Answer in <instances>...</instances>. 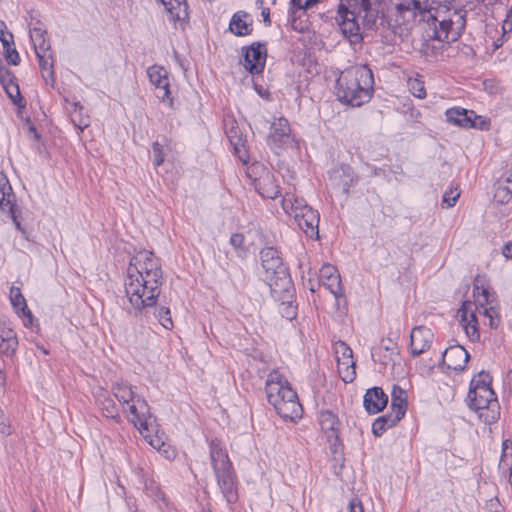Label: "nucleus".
Returning a JSON list of instances; mask_svg holds the SVG:
<instances>
[{
    "label": "nucleus",
    "instance_id": "obj_1",
    "mask_svg": "<svg viewBox=\"0 0 512 512\" xmlns=\"http://www.w3.org/2000/svg\"><path fill=\"white\" fill-rule=\"evenodd\" d=\"M162 281L160 260L153 252L142 250L130 258L124 287L126 296L136 311L156 305Z\"/></svg>",
    "mask_w": 512,
    "mask_h": 512
},
{
    "label": "nucleus",
    "instance_id": "obj_2",
    "mask_svg": "<svg viewBox=\"0 0 512 512\" xmlns=\"http://www.w3.org/2000/svg\"><path fill=\"white\" fill-rule=\"evenodd\" d=\"M374 92V77L367 65H354L342 71L336 81L340 102L360 107L370 101Z\"/></svg>",
    "mask_w": 512,
    "mask_h": 512
},
{
    "label": "nucleus",
    "instance_id": "obj_3",
    "mask_svg": "<svg viewBox=\"0 0 512 512\" xmlns=\"http://www.w3.org/2000/svg\"><path fill=\"white\" fill-rule=\"evenodd\" d=\"M268 402L283 419L296 421L302 417L303 408L295 390L278 371H271L265 382Z\"/></svg>",
    "mask_w": 512,
    "mask_h": 512
},
{
    "label": "nucleus",
    "instance_id": "obj_4",
    "mask_svg": "<svg viewBox=\"0 0 512 512\" xmlns=\"http://www.w3.org/2000/svg\"><path fill=\"white\" fill-rule=\"evenodd\" d=\"M379 10L366 8L359 3V0H340L336 21L345 38L351 45H358L362 42L363 36L360 32L359 19L368 25L375 24Z\"/></svg>",
    "mask_w": 512,
    "mask_h": 512
},
{
    "label": "nucleus",
    "instance_id": "obj_5",
    "mask_svg": "<svg viewBox=\"0 0 512 512\" xmlns=\"http://www.w3.org/2000/svg\"><path fill=\"white\" fill-rule=\"evenodd\" d=\"M260 260L264 270V280L270 287L271 295L279 298L285 293L286 296H290L293 282L278 250L274 247H264L260 251Z\"/></svg>",
    "mask_w": 512,
    "mask_h": 512
},
{
    "label": "nucleus",
    "instance_id": "obj_6",
    "mask_svg": "<svg viewBox=\"0 0 512 512\" xmlns=\"http://www.w3.org/2000/svg\"><path fill=\"white\" fill-rule=\"evenodd\" d=\"M209 448L212 468L223 497L228 503H235L238 500L236 473L228 453L218 439L211 440Z\"/></svg>",
    "mask_w": 512,
    "mask_h": 512
},
{
    "label": "nucleus",
    "instance_id": "obj_7",
    "mask_svg": "<svg viewBox=\"0 0 512 512\" xmlns=\"http://www.w3.org/2000/svg\"><path fill=\"white\" fill-rule=\"evenodd\" d=\"M112 393L120 404L127 405L131 422L141 433L148 431L152 415L146 400L135 393L133 387L127 382H116L112 385Z\"/></svg>",
    "mask_w": 512,
    "mask_h": 512
},
{
    "label": "nucleus",
    "instance_id": "obj_8",
    "mask_svg": "<svg viewBox=\"0 0 512 512\" xmlns=\"http://www.w3.org/2000/svg\"><path fill=\"white\" fill-rule=\"evenodd\" d=\"M283 210L291 215L299 228L309 237L318 236L320 216L304 199L286 195L282 199Z\"/></svg>",
    "mask_w": 512,
    "mask_h": 512
},
{
    "label": "nucleus",
    "instance_id": "obj_9",
    "mask_svg": "<svg viewBox=\"0 0 512 512\" xmlns=\"http://www.w3.org/2000/svg\"><path fill=\"white\" fill-rule=\"evenodd\" d=\"M468 406L474 410L485 424L495 423L500 417V404L492 387H480L469 390Z\"/></svg>",
    "mask_w": 512,
    "mask_h": 512
},
{
    "label": "nucleus",
    "instance_id": "obj_10",
    "mask_svg": "<svg viewBox=\"0 0 512 512\" xmlns=\"http://www.w3.org/2000/svg\"><path fill=\"white\" fill-rule=\"evenodd\" d=\"M432 24L434 26L432 39L443 43H451L458 40L461 36L465 28L466 19L464 14L454 11L449 18L438 20L436 17H433Z\"/></svg>",
    "mask_w": 512,
    "mask_h": 512
},
{
    "label": "nucleus",
    "instance_id": "obj_11",
    "mask_svg": "<svg viewBox=\"0 0 512 512\" xmlns=\"http://www.w3.org/2000/svg\"><path fill=\"white\" fill-rule=\"evenodd\" d=\"M473 295L483 297V301H479L481 307L480 313H483V315L489 319V326L491 328H496L499 324V318L497 311L492 305L494 298L491 296L489 288L485 286V278L480 275H477L474 279Z\"/></svg>",
    "mask_w": 512,
    "mask_h": 512
},
{
    "label": "nucleus",
    "instance_id": "obj_12",
    "mask_svg": "<svg viewBox=\"0 0 512 512\" xmlns=\"http://www.w3.org/2000/svg\"><path fill=\"white\" fill-rule=\"evenodd\" d=\"M243 65L247 71L251 74H260L263 72L267 49L266 45L254 42L249 47H243Z\"/></svg>",
    "mask_w": 512,
    "mask_h": 512
},
{
    "label": "nucleus",
    "instance_id": "obj_13",
    "mask_svg": "<svg viewBox=\"0 0 512 512\" xmlns=\"http://www.w3.org/2000/svg\"><path fill=\"white\" fill-rule=\"evenodd\" d=\"M147 75L151 84L155 87V95L160 101L168 102L169 106H173V99L170 97L169 79L167 70L158 65L150 66L147 69Z\"/></svg>",
    "mask_w": 512,
    "mask_h": 512
},
{
    "label": "nucleus",
    "instance_id": "obj_14",
    "mask_svg": "<svg viewBox=\"0 0 512 512\" xmlns=\"http://www.w3.org/2000/svg\"><path fill=\"white\" fill-rule=\"evenodd\" d=\"M268 142L277 147H286L292 144L291 127L286 118L278 117L273 120L270 126Z\"/></svg>",
    "mask_w": 512,
    "mask_h": 512
},
{
    "label": "nucleus",
    "instance_id": "obj_15",
    "mask_svg": "<svg viewBox=\"0 0 512 512\" xmlns=\"http://www.w3.org/2000/svg\"><path fill=\"white\" fill-rule=\"evenodd\" d=\"M434 339L430 328L425 326L414 327L410 334V349L413 356H419L426 352Z\"/></svg>",
    "mask_w": 512,
    "mask_h": 512
},
{
    "label": "nucleus",
    "instance_id": "obj_16",
    "mask_svg": "<svg viewBox=\"0 0 512 512\" xmlns=\"http://www.w3.org/2000/svg\"><path fill=\"white\" fill-rule=\"evenodd\" d=\"M470 358L469 353L461 345H453L442 353V362L448 369L462 371Z\"/></svg>",
    "mask_w": 512,
    "mask_h": 512
},
{
    "label": "nucleus",
    "instance_id": "obj_17",
    "mask_svg": "<svg viewBox=\"0 0 512 512\" xmlns=\"http://www.w3.org/2000/svg\"><path fill=\"white\" fill-rule=\"evenodd\" d=\"M319 278L322 284L334 295L337 301L344 297L341 278L335 266L328 263L323 264L319 271Z\"/></svg>",
    "mask_w": 512,
    "mask_h": 512
},
{
    "label": "nucleus",
    "instance_id": "obj_18",
    "mask_svg": "<svg viewBox=\"0 0 512 512\" xmlns=\"http://www.w3.org/2000/svg\"><path fill=\"white\" fill-rule=\"evenodd\" d=\"M475 310H477V307H475L474 303L471 301H465L458 311L465 333L471 340H476L480 337Z\"/></svg>",
    "mask_w": 512,
    "mask_h": 512
},
{
    "label": "nucleus",
    "instance_id": "obj_19",
    "mask_svg": "<svg viewBox=\"0 0 512 512\" xmlns=\"http://www.w3.org/2000/svg\"><path fill=\"white\" fill-rule=\"evenodd\" d=\"M445 115L449 123H452L459 127H480L476 122V119H478V117L472 110L469 111L464 108L454 107L447 109Z\"/></svg>",
    "mask_w": 512,
    "mask_h": 512
},
{
    "label": "nucleus",
    "instance_id": "obj_20",
    "mask_svg": "<svg viewBox=\"0 0 512 512\" xmlns=\"http://www.w3.org/2000/svg\"><path fill=\"white\" fill-rule=\"evenodd\" d=\"M388 403V396L380 387L368 389L364 395L363 405L369 414L382 411Z\"/></svg>",
    "mask_w": 512,
    "mask_h": 512
},
{
    "label": "nucleus",
    "instance_id": "obj_21",
    "mask_svg": "<svg viewBox=\"0 0 512 512\" xmlns=\"http://www.w3.org/2000/svg\"><path fill=\"white\" fill-rule=\"evenodd\" d=\"M15 194L5 174L0 172V209L15 218Z\"/></svg>",
    "mask_w": 512,
    "mask_h": 512
},
{
    "label": "nucleus",
    "instance_id": "obj_22",
    "mask_svg": "<svg viewBox=\"0 0 512 512\" xmlns=\"http://www.w3.org/2000/svg\"><path fill=\"white\" fill-rule=\"evenodd\" d=\"M162 4L173 22H187L189 19V6L186 0H155Z\"/></svg>",
    "mask_w": 512,
    "mask_h": 512
},
{
    "label": "nucleus",
    "instance_id": "obj_23",
    "mask_svg": "<svg viewBox=\"0 0 512 512\" xmlns=\"http://www.w3.org/2000/svg\"><path fill=\"white\" fill-rule=\"evenodd\" d=\"M255 188L263 198L267 199H275L280 194L279 186L276 183L273 174L269 172L256 180Z\"/></svg>",
    "mask_w": 512,
    "mask_h": 512
},
{
    "label": "nucleus",
    "instance_id": "obj_24",
    "mask_svg": "<svg viewBox=\"0 0 512 512\" xmlns=\"http://www.w3.org/2000/svg\"><path fill=\"white\" fill-rule=\"evenodd\" d=\"M429 0H401L396 4V10L400 16L405 18L406 14H410L411 18H415L417 14H423L429 10Z\"/></svg>",
    "mask_w": 512,
    "mask_h": 512
},
{
    "label": "nucleus",
    "instance_id": "obj_25",
    "mask_svg": "<svg viewBox=\"0 0 512 512\" xmlns=\"http://www.w3.org/2000/svg\"><path fill=\"white\" fill-rule=\"evenodd\" d=\"M10 301L14 309H16L18 313L21 312V315L26 318L24 325L26 327L32 326L34 317L27 306L26 300L22 295L20 288L15 286L10 288Z\"/></svg>",
    "mask_w": 512,
    "mask_h": 512
},
{
    "label": "nucleus",
    "instance_id": "obj_26",
    "mask_svg": "<svg viewBox=\"0 0 512 512\" xmlns=\"http://www.w3.org/2000/svg\"><path fill=\"white\" fill-rule=\"evenodd\" d=\"M250 15L244 11L236 12L229 23L230 31L236 36H247L252 32V20Z\"/></svg>",
    "mask_w": 512,
    "mask_h": 512
},
{
    "label": "nucleus",
    "instance_id": "obj_27",
    "mask_svg": "<svg viewBox=\"0 0 512 512\" xmlns=\"http://www.w3.org/2000/svg\"><path fill=\"white\" fill-rule=\"evenodd\" d=\"M294 295L295 289L293 284L290 296H286L285 293L281 294L279 298H277L275 295H271L276 301L280 302L279 311L281 315L287 320H293L297 315V306L293 303Z\"/></svg>",
    "mask_w": 512,
    "mask_h": 512
},
{
    "label": "nucleus",
    "instance_id": "obj_28",
    "mask_svg": "<svg viewBox=\"0 0 512 512\" xmlns=\"http://www.w3.org/2000/svg\"><path fill=\"white\" fill-rule=\"evenodd\" d=\"M391 411L400 416L404 417L407 410V394L406 391L398 386H393L391 393Z\"/></svg>",
    "mask_w": 512,
    "mask_h": 512
},
{
    "label": "nucleus",
    "instance_id": "obj_29",
    "mask_svg": "<svg viewBox=\"0 0 512 512\" xmlns=\"http://www.w3.org/2000/svg\"><path fill=\"white\" fill-rule=\"evenodd\" d=\"M71 108L69 109L71 121L73 124L83 131L90 124V119L87 114L84 113V107L77 101L70 103Z\"/></svg>",
    "mask_w": 512,
    "mask_h": 512
},
{
    "label": "nucleus",
    "instance_id": "obj_30",
    "mask_svg": "<svg viewBox=\"0 0 512 512\" xmlns=\"http://www.w3.org/2000/svg\"><path fill=\"white\" fill-rule=\"evenodd\" d=\"M37 58L43 79L45 80L46 84L53 86L55 82V74L53 69L54 61L52 54L40 55L38 53Z\"/></svg>",
    "mask_w": 512,
    "mask_h": 512
},
{
    "label": "nucleus",
    "instance_id": "obj_31",
    "mask_svg": "<svg viewBox=\"0 0 512 512\" xmlns=\"http://www.w3.org/2000/svg\"><path fill=\"white\" fill-rule=\"evenodd\" d=\"M97 404L105 417L116 421L120 420L118 408L112 398L105 394H101L97 398Z\"/></svg>",
    "mask_w": 512,
    "mask_h": 512
},
{
    "label": "nucleus",
    "instance_id": "obj_32",
    "mask_svg": "<svg viewBox=\"0 0 512 512\" xmlns=\"http://www.w3.org/2000/svg\"><path fill=\"white\" fill-rule=\"evenodd\" d=\"M319 424L322 430L330 431L334 435L338 429L339 420L332 411L324 410L319 413Z\"/></svg>",
    "mask_w": 512,
    "mask_h": 512
},
{
    "label": "nucleus",
    "instance_id": "obj_33",
    "mask_svg": "<svg viewBox=\"0 0 512 512\" xmlns=\"http://www.w3.org/2000/svg\"><path fill=\"white\" fill-rule=\"evenodd\" d=\"M340 378L345 383H351L356 377L355 362L353 359L337 362Z\"/></svg>",
    "mask_w": 512,
    "mask_h": 512
},
{
    "label": "nucleus",
    "instance_id": "obj_34",
    "mask_svg": "<svg viewBox=\"0 0 512 512\" xmlns=\"http://www.w3.org/2000/svg\"><path fill=\"white\" fill-rule=\"evenodd\" d=\"M226 135L231 145L234 147L235 152L240 153L241 148L244 147L246 139L243 136L239 127L235 126L234 123H232L230 127L226 128Z\"/></svg>",
    "mask_w": 512,
    "mask_h": 512
},
{
    "label": "nucleus",
    "instance_id": "obj_35",
    "mask_svg": "<svg viewBox=\"0 0 512 512\" xmlns=\"http://www.w3.org/2000/svg\"><path fill=\"white\" fill-rule=\"evenodd\" d=\"M333 351L337 362L353 359V351L344 341H336Z\"/></svg>",
    "mask_w": 512,
    "mask_h": 512
},
{
    "label": "nucleus",
    "instance_id": "obj_36",
    "mask_svg": "<svg viewBox=\"0 0 512 512\" xmlns=\"http://www.w3.org/2000/svg\"><path fill=\"white\" fill-rule=\"evenodd\" d=\"M3 88L14 105L18 106L19 108L25 107V101L20 94V89L17 82L6 85Z\"/></svg>",
    "mask_w": 512,
    "mask_h": 512
},
{
    "label": "nucleus",
    "instance_id": "obj_37",
    "mask_svg": "<svg viewBox=\"0 0 512 512\" xmlns=\"http://www.w3.org/2000/svg\"><path fill=\"white\" fill-rule=\"evenodd\" d=\"M512 465V441L506 439L502 443V455L499 463L500 469L510 468Z\"/></svg>",
    "mask_w": 512,
    "mask_h": 512
},
{
    "label": "nucleus",
    "instance_id": "obj_38",
    "mask_svg": "<svg viewBox=\"0 0 512 512\" xmlns=\"http://www.w3.org/2000/svg\"><path fill=\"white\" fill-rule=\"evenodd\" d=\"M155 317L158 319L159 323L167 330H171L173 328V321L171 317V312L168 307H159L155 309Z\"/></svg>",
    "mask_w": 512,
    "mask_h": 512
},
{
    "label": "nucleus",
    "instance_id": "obj_39",
    "mask_svg": "<svg viewBox=\"0 0 512 512\" xmlns=\"http://www.w3.org/2000/svg\"><path fill=\"white\" fill-rule=\"evenodd\" d=\"M491 383L492 377L490 374L485 371H481L472 378L469 390H476L482 386L491 387Z\"/></svg>",
    "mask_w": 512,
    "mask_h": 512
},
{
    "label": "nucleus",
    "instance_id": "obj_40",
    "mask_svg": "<svg viewBox=\"0 0 512 512\" xmlns=\"http://www.w3.org/2000/svg\"><path fill=\"white\" fill-rule=\"evenodd\" d=\"M14 429L11 425L9 417L0 408V433L3 435H11Z\"/></svg>",
    "mask_w": 512,
    "mask_h": 512
},
{
    "label": "nucleus",
    "instance_id": "obj_41",
    "mask_svg": "<svg viewBox=\"0 0 512 512\" xmlns=\"http://www.w3.org/2000/svg\"><path fill=\"white\" fill-rule=\"evenodd\" d=\"M46 34V30L43 28V25L39 21H37L36 24L30 28V38L32 43L45 38Z\"/></svg>",
    "mask_w": 512,
    "mask_h": 512
},
{
    "label": "nucleus",
    "instance_id": "obj_42",
    "mask_svg": "<svg viewBox=\"0 0 512 512\" xmlns=\"http://www.w3.org/2000/svg\"><path fill=\"white\" fill-rule=\"evenodd\" d=\"M409 89L412 92V94L417 98L423 99L426 96V90L423 82L417 79L409 82Z\"/></svg>",
    "mask_w": 512,
    "mask_h": 512
},
{
    "label": "nucleus",
    "instance_id": "obj_43",
    "mask_svg": "<svg viewBox=\"0 0 512 512\" xmlns=\"http://www.w3.org/2000/svg\"><path fill=\"white\" fill-rule=\"evenodd\" d=\"M153 163L156 167L160 166L164 162L163 146L159 142L152 144Z\"/></svg>",
    "mask_w": 512,
    "mask_h": 512
},
{
    "label": "nucleus",
    "instance_id": "obj_44",
    "mask_svg": "<svg viewBox=\"0 0 512 512\" xmlns=\"http://www.w3.org/2000/svg\"><path fill=\"white\" fill-rule=\"evenodd\" d=\"M18 341L16 332L8 327L0 326V342H10V344Z\"/></svg>",
    "mask_w": 512,
    "mask_h": 512
},
{
    "label": "nucleus",
    "instance_id": "obj_45",
    "mask_svg": "<svg viewBox=\"0 0 512 512\" xmlns=\"http://www.w3.org/2000/svg\"><path fill=\"white\" fill-rule=\"evenodd\" d=\"M1 29H0V41L2 43L3 49H9L13 45V35L10 32H5L4 29H6V25L4 22H0Z\"/></svg>",
    "mask_w": 512,
    "mask_h": 512
},
{
    "label": "nucleus",
    "instance_id": "obj_46",
    "mask_svg": "<svg viewBox=\"0 0 512 512\" xmlns=\"http://www.w3.org/2000/svg\"><path fill=\"white\" fill-rule=\"evenodd\" d=\"M401 419L400 416L390 411V413L379 417V423L385 424V427L388 429L394 427Z\"/></svg>",
    "mask_w": 512,
    "mask_h": 512
},
{
    "label": "nucleus",
    "instance_id": "obj_47",
    "mask_svg": "<svg viewBox=\"0 0 512 512\" xmlns=\"http://www.w3.org/2000/svg\"><path fill=\"white\" fill-rule=\"evenodd\" d=\"M33 45L36 56H38V53L40 55L52 54L50 42L48 39H46V37L41 39L40 41H36L35 43H33Z\"/></svg>",
    "mask_w": 512,
    "mask_h": 512
},
{
    "label": "nucleus",
    "instance_id": "obj_48",
    "mask_svg": "<svg viewBox=\"0 0 512 512\" xmlns=\"http://www.w3.org/2000/svg\"><path fill=\"white\" fill-rule=\"evenodd\" d=\"M14 82H16V78L13 75V73L5 67H0V83H1V85L4 87V86L12 84Z\"/></svg>",
    "mask_w": 512,
    "mask_h": 512
},
{
    "label": "nucleus",
    "instance_id": "obj_49",
    "mask_svg": "<svg viewBox=\"0 0 512 512\" xmlns=\"http://www.w3.org/2000/svg\"><path fill=\"white\" fill-rule=\"evenodd\" d=\"M502 192H506V195H512V174L508 173L505 180L499 183L497 194L501 195Z\"/></svg>",
    "mask_w": 512,
    "mask_h": 512
},
{
    "label": "nucleus",
    "instance_id": "obj_50",
    "mask_svg": "<svg viewBox=\"0 0 512 512\" xmlns=\"http://www.w3.org/2000/svg\"><path fill=\"white\" fill-rule=\"evenodd\" d=\"M18 347V341H15V343L10 342H0V352L1 354L11 357L15 354Z\"/></svg>",
    "mask_w": 512,
    "mask_h": 512
},
{
    "label": "nucleus",
    "instance_id": "obj_51",
    "mask_svg": "<svg viewBox=\"0 0 512 512\" xmlns=\"http://www.w3.org/2000/svg\"><path fill=\"white\" fill-rule=\"evenodd\" d=\"M460 196V192L455 189L450 192H445L443 195V203H446L447 207H453Z\"/></svg>",
    "mask_w": 512,
    "mask_h": 512
},
{
    "label": "nucleus",
    "instance_id": "obj_52",
    "mask_svg": "<svg viewBox=\"0 0 512 512\" xmlns=\"http://www.w3.org/2000/svg\"><path fill=\"white\" fill-rule=\"evenodd\" d=\"M6 61L12 65H18L20 63L19 53L15 48H9L4 50Z\"/></svg>",
    "mask_w": 512,
    "mask_h": 512
},
{
    "label": "nucleus",
    "instance_id": "obj_53",
    "mask_svg": "<svg viewBox=\"0 0 512 512\" xmlns=\"http://www.w3.org/2000/svg\"><path fill=\"white\" fill-rule=\"evenodd\" d=\"M292 14L295 10H305L313 6L312 0H291Z\"/></svg>",
    "mask_w": 512,
    "mask_h": 512
},
{
    "label": "nucleus",
    "instance_id": "obj_54",
    "mask_svg": "<svg viewBox=\"0 0 512 512\" xmlns=\"http://www.w3.org/2000/svg\"><path fill=\"white\" fill-rule=\"evenodd\" d=\"M347 512H364L362 502L358 498H353L347 506Z\"/></svg>",
    "mask_w": 512,
    "mask_h": 512
},
{
    "label": "nucleus",
    "instance_id": "obj_55",
    "mask_svg": "<svg viewBox=\"0 0 512 512\" xmlns=\"http://www.w3.org/2000/svg\"><path fill=\"white\" fill-rule=\"evenodd\" d=\"M244 243V235L240 233H234L230 237V244L235 249H239L242 247Z\"/></svg>",
    "mask_w": 512,
    "mask_h": 512
},
{
    "label": "nucleus",
    "instance_id": "obj_56",
    "mask_svg": "<svg viewBox=\"0 0 512 512\" xmlns=\"http://www.w3.org/2000/svg\"><path fill=\"white\" fill-rule=\"evenodd\" d=\"M387 428L385 427V424L379 423V417L373 422L372 425V432L375 436H381Z\"/></svg>",
    "mask_w": 512,
    "mask_h": 512
},
{
    "label": "nucleus",
    "instance_id": "obj_57",
    "mask_svg": "<svg viewBox=\"0 0 512 512\" xmlns=\"http://www.w3.org/2000/svg\"><path fill=\"white\" fill-rule=\"evenodd\" d=\"M382 348H384L386 351L395 352L397 349V343L394 342L392 339L387 338L382 340Z\"/></svg>",
    "mask_w": 512,
    "mask_h": 512
},
{
    "label": "nucleus",
    "instance_id": "obj_58",
    "mask_svg": "<svg viewBox=\"0 0 512 512\" xmlns=\"http://www.w3.org/2000/svg\"><path fill=\"white\" fill-rule=\"evenodd\" d=\"M381 0H359V3L366 8H372L374 10H379V4Z\"/></svg>",
    "mask_w": 512,
    "mask_h": 512
},
{
    "label": "nucleus",
    "instance_id": "obj_59",
    "mask_svg": "<svg viewBox=\"0 0 512 512\" xmlns=\"http://www.w3.org/2000/svg\"><path fill=\"white\" fill-rule=\"evenodd\" d=\"M502 254L505 258L512 260V240L508 241L502 248Z\"/></svg>",
    "mask_w": 512,
    "mask_h": 512
},
{
    "label": "nucleus",
    "instance_id": "obj_60",
    "mask_svg": "<svg viewBox=\"0 0 512 512\" xmlns=\"http://www.w3.org/2000/svg\"><path fill=\"white\" fill-rule=\"evenodd\" d=\"M505 35L506 34H501L500 37H498L496 40L493 41L492 43V46H493V51L499 49L505 42Z\"/></svg>",
    "mask_w": 512,
    "mask_h": 512
},
{
    "label": "nucleus",
    "instance_id": "obj_61",
    "mask_svg": "<svg viewBox=\"0 0 512 512\" xmlns=\"http://www.w3.org/2000/svg\"><path fill=\"white\" fill-rule=\"evenodd\" d=\"M261 15L263 17V21L266 25H270L271 24V20H270V10L269 8H264L261 12Z\"/></svg>",
    "mask_w": 512,
    "mask_h": 512
},
{
    "label": "nucleus",
    "instance_id": "obj_62",
    "mask_svg": "<svg viewBox=\"0 0 512 512\" xmlns=\"http://www.w3.org/2000/svg\"><path fill=\"white\" fill-rule=\"evenodd\" d=\"M504 385L512 392V371L507 372Z\"/></svg>",
    "mask_w": 512,
    "mask_h": 512
},
{
    "label": "nucleus",
    "instance_id": "obj_63",
    "mask_svg": "<svg viewBox=\"0 0 512 512\" xmlns=\"http://www.w3.org/2000/svg\"><path fill=\"white\" fill-rule=\"evenodd\" d=\"M478 119H476V122L479 126L481 127H478L479 129H487V123L484 119H482V117L480 116H477Z\"/></svg>",
    "mask_w": 512,
    "mask_h": 512
},
{
    "label": "nucleus",
    "instance_id": "obj_64",
    "mask_svg": "<svg viewBox=\"0 0 512 512\" xmlns=\"http://www.w3.org/2000/svg\"><path fill=\"white\" fill-rule=\"evenodd\" d=\"M29 131L34 134L35 139L40 138V135L37 133L36 127L33 124L29 125Z\"/></svg>",
    "mask_w": 512,
    "mask_h": 512
}]
</instances>
